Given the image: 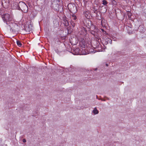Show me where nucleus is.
<instances>
[{
  "instance_id": "f257e3e1",
  "label": "nucleus",
  "mask_w": 146,
  "mask_h": 146,
  "mask_svg": "<svg viewBox=\"0 0 146 146\" xmlns=\"http://www.w3.org/2000/svg\"><path fill=\"white\" fill-rule=\"evenodd\" d=\"M1 17L4 22L7 25L10 24L13 19V16L8 13L4 14L1 16Z\"/></svg>"
},
{
  "instance_id": "f03ea898",
  "label": "nucleus",
  "mask_w": 146,
  "mask_h": 146,
  "mask_svg": "<svg viewBox=\"0 0 146 146\" xmlns=\"http://www.w3.org/2000/svg\"><path fill=\"white\" fill-rule=\"evenodd\" d=\"M19 7V10H21L24 13H26L28 11V7L27 5L23 2H20L18 7Z\"/></svg>"
},
{
  "instance_id": "7ed1b4c3",
  "label": "nucleus",
  "mask_w": 146,
  "mask_h": 146,
  "mask_svg": "<svg viewBox=\"0 0 146 146\" xmlns=\"http://www.w3.org/2000/svg\"><path fill=\"white\" fill-rule=\"evenodd\" d=\"M8 25L11 28V31L15 32L18 29V26L15 23H13L11 22L10 24Z\"/></svg>"
},
{
  "instance_id": "20e7f679",
  "label": "nucleus",
  "mask_w": 146,
  "mask_h": 146,
  "mask_svg": "<svg viewBox=\"0 0 146 146\" xmlns=\"http://www.w3.org/2000/svg\"><path fill=\"white\" fill-rule=\"evenodd\" d=\"M68 7L70 11L72 13H74L77 11L76 7L74 4H69L68 5Z\"/></svg>"
},
{
  "instance_id": "39448f33",
  "label": "nucleus",
  "mask_w": 146,
  "mask_h": 146,
  "mask_svg": "<svg viewBox=\"0 0 146 146\" xmlns=\"http://www.w3.org/2000/svg\"><path fill=\"white\" fill-rule=\"evenodd\" d=\"M84 16L87 19H89L90 17V14L88 11H86L83 13Z\"/></svg>"
},
{
  "instance_id": "423d86ee",
  "label": "nucleus",
  "mask_w": 146,
  "mask_h": 146,
  "mask_svg": "<svg viewBox=\"0 0 146 146\" xmlns=\"http://www.w3.org/2000/svg\"><path fill=\"white\" fill-rule=\"evenodd\" d=\"M18 5L19 4H18L17 3L15 2L13 3V9H17L19 10V7H17L18 6Z\"/></svg>"
},
{
  "instance_id": "0eeeda50",
  "label": "nucleus",
  "mask_w": 146,
  "mask_h": 146,
  "mask_svg": "<svg viewBox=\"0 0 146 146\" xmlns=\"http://www.w3.org/2000/svg\"><path fill=\"white\" fill-rule=\"evenodd\" d=\"M63 23L65 26H68L69 25V23L66 19H64L63 21Z\"/></svg>"
},
{
  "instance_id": "6e6552de",
  "label": "nucleus",
  "mask_w": 146,
  "mask_h": 146,
  "mask_svg": "<svg viewBox=\"0 0 146 146\" xmlns=\"http://www.w3.org/2000/svg\"><path fill=\"white\" fill-rule=\"evenodd\" d=\"M100 9L101 11H102V13H104L106 12L107 9L104 6H102L100 7Z\"/></svg>"
},
{
  "instance_id": "1a4fd4ad",
  "label": "nucleus",
  "mask_w": 146,
  "mask_h": 146,
  "mask_svg": "<svg viewBox=\"0 0 146 146\" xmlns=\"http://www.w3.org/2000/svg\"><path fill=\"white\" fill-rule=\"evenodd\" d=\"M101 23L102 26L103 27H105L106 24V21L103 19H102L101 22Z\"/></svg>"
},
{
  "instance_id": "9d476101",
  "label": "nucleus",
  "mask_w": 146,
  "mask_h": 146,
  "mask_svg": "<svg viewBox=\"0 0 146 146\" xmlns=\"http://www.w3.org/2000/svg\"><path fill=\"white\" fill-rule=\"evenodd\" d=\"M52 6L54 9L57 10L58 8L59 7V5L58 4H53Z\"/></svg>"
},
{
  "instance_id": "9b49d317",
  "label": "nucleus",
  "mask_w": 146,
  "mask_h": 146,
  "mask_svg": "<svg viewBox=\"0 0 146 146\" xmlns=\"http://www.w3.org/2000/svg\"><path fill=\"white\" fill-rule=\"evenodd\" d=\"M25 30L27 31L28 32H29L31 31L32 30V28H31L29 27V26L28 27H26L25 29Z\"/></svg>"
},
{
  "instance_id": "f8f14e48",
  "label": "nucleus",
  "mask_w": 146,
  "mask_h": 146,
  "mask_svg": "<svg viewBox=\"0 0 146 146\" xmlns=\"http://www.w3.org/2000/svg\"><path fill=\"white\" fill-rule=\"evenodd\" d=\"M93 113H94L95 114H97L98 113L99 111H98L97 110V109L96 108H95L93 110Z\"/></svg>"
},
{
  "instance_id": "ddd939ff",
  "label": "nucleus",
  "mask_w": 146,
  "mask_h": 146,
  "mask_svg": "<svg viewBox=\"0 0 146 146\" xmlns=\"http://www.w3.org/2000/svg\"><path fill=\"white\" fill-rule=\"evenodd\" d=\"M17 45L19 47H21L22 46V43L19 40L17 41Z\"/></svg>"
},
{
  "instance_id": "4468645a",
  "label": "nucleus",
  "mask_w": 146,
  "mask_h": 146,
  "mask_svg": "<svg viewBox=\"0 0 146 146\" xmlns=\"http://www.w3.org/2000/svg\"><path fill=\"white\" fill-rule=\"evenodd\" d=\"M93 11H94V13H99V15H100V12L97 11V9H96L95 8H94V9L93 10Z\"/></svg>"
},
{
  "instance_id": "2eb2a0df",
  "label": "nucleus",
  "mask_w": 146,
  "mask_h": 146,
  "mask_svg": "<svg viewBox=\"0 0 146 146\" xmlns=\"http://www.w3.org/2000/svg\"><path fill=\"white\" fill-rule=\"evenodd\" d=\"M98 13H96V16L97 17V19L99 20H100L101 19V16L99 17V15Z\"/></svg>"
},
{
  "instance_id": "dca6fc26",
  "label": "nucleus",
  "mask_w": 146,
  "mask_h": 146,
  "mask_svg": "<svg viewBox=\"0 0 146 146\" xmlns=\"http://www.w3.org/2000/svg\"><path fill=\"white\" fill-rule=\"evenodd\" d=\"M102 4L104 5H106L107 4V2L106 0H103L102 1Z\"/></svg>"
},
{
  "instance_id": "f3484780",
  "label": "nucleus",
  "mask_w": 146,
  "mask_h": 146,
  "mask_svg": "<svg viewBox=\"0 0 146 146\" xmlns=\"http://www.w3.org/2000/svg\"><path fill=\"white\" fill-rule=\"evenodd\" d=\"M112 40L110 39H108V40L107 41V42L108 43H110L111 44L112 43Z\"/></svg>"
},
{
  "instance_id": "a211bd4d",
  "label": "nucleus",
  "mask_w": 146,
  "mask_h": 146,
  "mask_svg": "<svg viewBox=\"0 0 146 146\" xmlns=\"http://www.w3.org/2000/svg\"><path fill=\"white\" fill-rule=\"evenodd\" d=\"M70 23H71V25L72 26V27H74V26L75 25V23L74 22L72 21Z\"/></svg>"
},
{
  "instance_id": "6ab92c4d",
  "label": "nucleus",
  "mask_w": 146,
  "mask_h": 146,
  "mask_svg": "<svg viewBox=\"0 0 146 146\" xmlns=\"http://www.w3.org/2000/svg\"><path fill=\"white\" fill-rule=\"evenodd\" d=\"M112 3L114 5H116L117 4V3L116 1L115 0H113L112 1Z\"/></svg>"
},
{
  "instance_id": "aec40b11",
  "label": "nucleus",
  "mask_w": 146,
  "mask_h": 146,
  "mask_svg": "<svg viewBox=\"0 0 146 146\" xmlns=\"http://www.w3.org/2000/svg\"><path fill=\"white\" fill-rule=\"evenodd\" d=\"M72 17H73V19L75 20L76 19L77 17L76 16H75L74 15H72Z\"/></svg>"
},
{
  "instance_id": "412c9836",
  "label": "nucleus",
  "mask_w": 146,
  "mask_h": 146,
  "mask_svg": "<svg viewBox=\"0 0 146 146\" xmlns=\"http://www.w3.org/2000/svg\"><path fill=\"white\" fill-rule=\"evenodd\" d=\"M56 52L58 53V54H60V53H61L62 52L61 51H60L58 50H57L56 51Z\"/></svg>"
},
{
  "instance_id": "4be33fe9",
  "label": "nucleus",
  "mask_w": 146,
  "mask_h": 146,
  "mask_svg": "<svg viewBox=\"0 0 146 146\" xmlns=\"http://www.w3.org/2000/svg\"><path fill=\"white\" fill-rule=\"evenodd\" d=\"M23 141L24 142V143H25L26 142V140H25V139H23Z\"/></svg>"
},
{
  "instance_id": "5701e85b",
  "label": "nucleus",
  "mask_w": 146,
  "mask_h": 146,
  "mask_svg": "<svg viewBox=\"0 0 146 146\" xmlns=\"http://www.w3.org/2000/svg\"><path fill=\"white\" fill-rule=\"evenodd\" d=\"M2 14V11L0 9V15H1Z\"/></svg>"
},
{
  "instance_id": "b1692460",
  "label": "nucleus",
  "mask_w": 146,
  "mask_h": 146,
  "mask_svg": "<svg viewBox=\"0 0 146 146\" xmlns=\"http://www.w3.org/2000/svg\"><path fill=\"white\" fill-rule=\"evenodd\" d=\"M101 30H102V32H104L105 33H106V31H104L103 29H102Z\"/></svg>"
},
{
  "instance_id": "393cba45",
  "label": "nucleus",
  "mask_w": 146,
  "mask_h": 146,
  "mask_svg": "<svg viewBox=\"0 0 146 146\" xmlns=\"http://www.w3.org/2000/svg\"><path fill=\"white\" fill-rule=\"evenodd\" d=\"M82 41H83V44H84V39H82Z\"/></svg>"
},
{
  "instance_id": "a878e982",
  "label": "nucleus",
  "mask_w": 146,
  "mask_h": 146,
  "mask_svg": "<svg viewBox=\"0 0 146 146\" xmlns=\"http://www.w3.org/2000/svg\"><path fill=\"white\" fill-rule=\"evenodd\" d=\"M76 50L78 51V50H79V48H77L76 49Z\"/></svg>"
},
{
  "instance_id": "bb28decb",
  "label": "nucleus",
  "mask_w": 146,
  "mask_h": 146,
  "mask_svg": "<svg viewBox=\"0 0 146 146\" xmlns=\"http://www.w3.org/2000/svg\"><path fill=\"white\" fill-rule=\"evenodd\" d=\"M106 66H108V64H106Z\"/></svg>"
},
{
  "instance_id": "cd10ccee",
  "label": "nucleus",
  "mask_w": 146,
  "mask_h": 146,
  "mask_svg": "<svg viewBox=\"0 0 146 146\" xmlns=\"http://www.w3.org/2000/svg\"><path fill=\"white\" fill-rule=\"evenodd\" d=\"M119 52V53H120V54H121V52Z\"/></svg>"
}]
</instances>
